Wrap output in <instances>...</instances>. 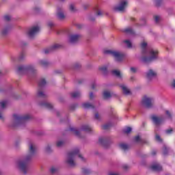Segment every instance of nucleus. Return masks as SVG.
<instances>
[{
  "instance_id": "nucleus-1",
  "label": "nucleus",
  "mask_w": 175,
  "mask_h": 175,
  "mask_svg": "<svg viewBox=\"0 0 175 175\" xmlns=\"http://www.w3.org/2000/svg\"><path fill=\"white\" fill-rule=\"evenodd\" d=\"M141 46H142V49L144 50L143 53L145 55V57L142 58L143 62H145V64H147L158 58V51L154 50V49H147V42L144 41L141 44Z\"/></svg>"
},
{
  "instance_id": "nucleus-37",
  "label": "nucleus",
  "mask_w": 175,
  "mask_h": 175,
  "mask_svg": "<svg viewBox=\"0 0 175 175\" xmlns=\"http://www.w3.org/2000/svg\"><path fill=\"white\" fill-rule=\"evenodd\" d=\"M130 70H131V73H136L137 69L135 67H131L130 68Z\"/></svg>"
},
{
  "instance_id": "nucleus-39",
  "label": "nucleus",
  "mask_w": 175,
  "mask_h": 175,
  "mask_svg": "<svg viewBox=\"0 0 175 175\" xmlns=\"http://www.w3.org/2000/svg\"><path fill=\"white\" fill-rule=\"evenodd\" d=\"M155 139H156L157 142H162V139H161V137L158 135H156Z\"/></svg>"
},
{
  "instance_id": "nucleus-27",
  "label": "nucleus",
  "mask_w": 175,
  "mask_h": 175,
  "mask_svg": "<svg viewBox=\"0 0 175 175\" xmlns=\"http://www.w3.org/2000/svg\"><path fill=\"white\" fill-rule=\"evenodd\" d=\"M123 131L124 133H126L128 135L129 133H131V132H132V128L126 127L125 129H124Z\"/></svg>"
},
{
  "instance_id": "nucleus-42",
  "label": "nucleus",
  "mask_w": 175,
  "mask_h": 175,
  "mask_svg": "<svg viewBox=\"0 0 175 175\" xmlns=\"http://www.w3.org/2000/svg\"><path fill=\"white\" fill-rule=\"evenodd\" d=\"M38 96H44V92H43L42 91H39L38 92Z\"/></svg>"
},
{
  "instance_id": "nucleus-3",
  "label": "nucleus",
  "mask_w": 175,
  "mask_h": 175,
  "mask_svg": "<svg viewBox=\"0 0 175 175\" xmlns=\"http://www.w3.org/2000/svg\"><path fill=\"white\" fill-rule=\"evenodd\" d=\"M78 157V158H80L81 161H84V157H82V155L80 154V152L79 151V149H75L71 152L68 153V159H67V163L70 165V166H75V158Z\"/></svg>"
},
{
  "instance_id": "nucleus-25",
  "label": "nucleus",
  "mask_w": 175,
  "mask_h": 175,
  "mask_svg": "<svg viewBox=\"0 0 175 175\" xmlns=\"http://www.w3.org/2000/svg\"><path fill=\"white\" fill-rule=\"evenodd\" d=\"M103 96L105 99H109V98H110V96H111V94L109 92L105 91L103 92Z\"/></svg>"
},
{
  "instance_id": "nucleus-55",
  "label": "nucleus",
  "mask_w": 175,
  "mask_h": 175,
  "mask_svg": "<svg viewBox=\"0 0 175 175\" xmlns=\"http://www.w3.org/2000/svg\"><path fill=\"white\" fill-rule=\"evenodd\" d=\"M99 142H100V143H103L102 138H100V139H99Z\"/></svg>"
},
{
  "instance_id": "nucleus-13",
  "label": "nucleus",
  "mask_w": 175,
  "mask_h": 175,
  "mask_svg": "<svg viewBox=\"0 0 175 175\" xmlns=\"http://www.w3.org/2000/svg\"><path fill=\"white\" fill-rule=\"evenodd\" d=\"M152 170H154L155 172H160V170H162V166L158 163H154L151 166Z\"/></svg>"
},
{
  "instance_id": "nucleus-52",
  "label": "nucleus",
  "mask_w": 175,
  "mask_h": 175,
  "mask_svg": "<svg viewBox=\"0 0 175 175\" xmlns=\"http://www.w3.org/2000/svg\"><path fill=\"white\" fill-rule=\"evenodd\" d=\"M90 99H92L94 98V94L92 93L90 94Z\"/></svg>"
},
{
  "instance_id": "nucleus-2",
  "label": "nucleus",
  "mask_w": 175,
  "mask_h": 175,
  "mask_svg": "<svg viewBox=\"0 0 175 175\" xmlns=\"http://www.w3.org/2000/svg\"><path fill=\"white\" fill-rule=\"evenodd\" d=\"M36 151V147L35 145L30 144H29V155L28 157H26L24 159L20 160L18 161V167L24 173V174H26L27 172H28V161L33 157L35 154V152Z\"/></svg>"
},
{
  "instance_id": "nucleus-58",
  "label": "nucleus",
  "mask_w": 175,
  "mask_h": 175,
  "mask_svg": "<svg viewBox=\"0 0 175 175\" xmlns=\"http://www.w3.org/2000/svg\"><path fill=\"white\" fill-rule=\"evenodd\" d=\"M0 118H2V113H0Z\"/></svg>"
},
{
  "instance_id": "nucleus-44",
  "label": "nucleus",
  "mask_w": 175,
  "mask_h": 175,
  "mask_svg": "<svg viewBox=\"0 0 175 175\" xmlns=\"http://www.w3.org/2000/svg\"><path fill=\"white\" fill-rule=\"evenodd\" d=\"M59 47V44H56L52 46V49H58Z\"/></svg>"
},
{
  "instance_id": "nucleus-57",
  "label": "nucleus",
  "mask_w": 175,
  "mask_h": 175,
  "mask_svg": "<svg viewBox=\"0 0 175 175\" xmlns=\"http://www.w3.org/2000/svg\"><path fill=\"white\" fill-rule=\"evenodd\" d=\"M75 134L76 135H79V132L78 131H75Z\"/></svg>"
},
{
  "instance_id": "nucleus-4",
  "label": "nucleus",
  "mask_w": 175,
  "mask_h": 175,
  "mask_svg": "<svg viewBox=\"0 0 175 175\" xmlns=\"http://www.w3.org/2000/svg\"><path fill=\"white\" fill-rule=\"evenodd\" d=\"M31 118L29 115H26L25 116H21L20 115L14 114L13 116V123L15 126H18L20 125H23V124H25L28 120Z\"/></svg>"
},
{
  "instance_id": "nucleus-54",
  "label": "nucleus",
  "mask_w": 175,
  "mask_h": 175,
  "mask_svg": "<svg viewBox=\"0 0 175 175\" xmlns=\"http://www.w3.org/2000/svg\"><path fill=\"white\" fill-rule=\"evenodd\" d=\"M131 81H133V80H135V77H131Z\"/></svg>"
},
{
  "instance_id": "nucleus-24",
  "label": "nucleus",
  "mask_w": 175,
  "mask_h": 175,
  "mask_svg": "<svg viewBox=\"0 0 175 175\" xmlns=\"http://www.w3.org/2000/svg\"><path fill=\"white\" fill-rule=\"evenodd\" d=\"M135 142L137 143H144V141L140 138V136L137 135L134 138Z\"/></svg>"
},
{
  "instance_id": "nucleus-6",
  "label": "nucleus",
  "mask_w": 175,
  "mask_h": 175,
  "mask_svg": "<svg viewBox=\"0 0 175 175\" xmlns=\"http://www.w3.org/2000/svg\"><path fill=\"white\" fill-rule=\"evenodd\" d=\"M33 70H35V68L32 65L20 66L17 69L18 73H27V72H33Z\"/></svg>"
},
{
  "instance_id": "nucleus-43",
  "label": "nucleus",
  "mask_w": 175,
  "mask_h": 175,
  "mask_svg": "<svg viewBox=\"0 0 175 175\" xmlns=\"http://www.w3.org/2000/svg\"><path fill=\"white\" fill-rule=\"evenodd\" d=\"M160 18H161L158 16H154V20H155L156 23H158V21H159Z\"/></svg>"
},
{
  "instance_id": "nucleus-28",
  "label": "nucleus",
  "mask_w": 175,
  "mask_h": 175,
  "mask_svg": "<svg viewBox=\"0 0 175 175\" xmlns=\"http://www.w3.org/2000/svg\"><path fill=\"white\" fill-rule=\"evenodd\" d=\"M7 105H8V102L6 101L0 102V107H1V109H5Z\"/></svg>"
},
{
  "instance_id": "nucleus-51",
  "label": "nucleus",
  "mask_w": 175,
  "mask_h": 175,
  "mask_svg": "<svg viewBox=\"0 0 175 175\" xmlns=\"http://www.w3.org/2000/svg\"><path fill=\"white\" fill-rule=\"evenodd\" d=\"M109 175H119V174L116 172H111V173H109Z\"/></svg>"
},
{
  "instance_id": "nucleus-5",
  "label": "nucleus",
  "mask_w": 175,
  "mask_h": 175,
  "mask_svg": "<svg viewBox=\"0 0 175 175\" xmlns=\"http://www.w3.org/2000/svg\"><path fill=\"white\" fill-rule=\"evenodd\" d=\"M105 54H109L112 57H115L116 61L120 62L122 61L125 57V54L121 52H118L114 50H107L105 51Z\"/></svg>"
},
{
  "instance_id": "nucleus-16",
  "label": "nucleus",
  "mask_w": 175,
  "mask_h": 175,
  "mask_svg": "<svg viewBox=\"0 0 175 175\" xmlns=\"http://www.w3.org/2000/svg\"><path fill=\"white\" fill-rule=\"evenodd\" d=\"M57 18L59 20H64V18H65V14H64V12L58 11V12H57Z\"/></svg>"
},
{
  "instance_id": "nucleus-8",
  "label": "nucleus",
  "mask_w": 175,
  "mask_h": 175,
  "mask_svg": "<svg viewBox=\"0 0 175 175\" xmlns=\"http://www.w3.org/2000/svg\"><path fill=\"white\" fill-rule=\"evenodd\" d=\"M128 6V1L126 0H122L119 3L118 5L115 7V10H117L118 12H124L125 10V8Z\"/></svg>"
},
{
  "instance_id": "nucleus-9",
  "label": "nucleus",
  "mask_w": 175,
  "mask_h": 175,
  "mask_svg": "<svg viewBox=\"0 0 175 175\" xmlns=\"http://www.w3.org/2000/svg\"><path fill=\"white\" fill-rule=\"evenodd\" d=\"M165 118H166L165 117H163V116L159 117L156 115H152L151 116V120L154 122V124H155V125H161V124H162V122L165 121Z\"/></svg>"
},
{
  "instance_id": "nucleus-56",
  "label": "nucleus",
  "mask_w": 175,
  "mask_h": 175,
  "mask_svg": "<svg viewBox=\"0 0 175 175\" xmlns=\"http://www.w3.org/2000/svg\"><path fill=\"white\" fill-rule=\"evenodd\" d=\"M92 89L95 88L94 85H92Z\"/></svg>"
},
{
  "instance_id": "nucleus-41",
  "label": "nucleus",
  "mask_w": 175,
  "mask_h": 175,
  "mask_svg": "<svg viewBox=\"0 0 175 175\" xmlns=\"http://www.w3.org/2000/svg\"><path fill=\"white\" fill-rule=\"evenodd\" d=\"M10 16H9V15H6V16H4V20L5 21H10Z\"/></svg>"
},
{
  "instance_id": "nucleus-7",
  "label": "nucleus",
  "mask_w": 175,
  "mask_h": 175,
  "mask_svg": "<svg viewBox=\"0 0 175 175\" xmlns=\"http://www.w3.org/2000/svg\"><path fill=\"white\" fill-rule=\"evenodd\" d=\"M154 102V98L152 97L145 96L142 99V105L145 107L150 109V107H152V103Z\"/></svg>"
},
{
  "instance_id": "nucleus-40",
  "label": "nucleus",
  "mask_w": 175,
  "mask_h": 175,
  "mask_svg": "<svg viewBox=\"0 0 175 175\" xmlns=\"http://www.w3.org/2000/svg\"><path fill=\"white\" fill-rule=\"evenodd\" d=\"M83 173L84 174H88L90 173V170L87 168H85V169L83 170Z\"/></svg>"
},
{
  "instance_id": "nucleus-21",
  "label": "nucleus",
  "mask_w": 175,
  "mask_h": 175,
  "mask_svg": "<svg viewBox=\"0 0 175 175\" xmlns=\"http://www.w3.org/2000/svg\"><path fill=\"white\" fill-rule=\"evenodd\" d=\"M81 95L80 92H74L71 94L72 98H79Z\"/></svg>"
},
{
  "instance_id": "nucleus-31",
  "label": "nucleus",
  "mask_w": 175,
  "mask_h": 175,
  "mask_svg": "<svg viewBox=\"0 0 175 175\" xmlns=\"http://www.w3.org/2000/svg\"><path fill=\"white\" fill-rule=\"evenodd\" d=\"M10 29V27L4 28L1 31L2 35H6V33H8V32H9Z\"/></svg>"
},
{
  "instance_id": "nucleus-22",
  "label": "nucleus",
  "mask_w": 175,
  "mask_h": 175,
  "mask_svg": "<svg viewBox=\"0 0 175 175\" xmlns=\"http://www.w3.org/2000/svg\"><path fill=\"white\" fill-rule=\"evenodd\" d=\"M124 32H126V33H131V35H133V33H135V31H133V29H132V28L131 27L125 29Z\"/></svg>"
},
{
  "instance_id": "nucleus-18",
  "label": "nucleus",
  "mask_w": 175,
  "mask_h": 175,
  "mask_svg": "<svg viewBox=\"0 0 175 175\" xmlns=\"http://www.w3.org/2000/svg\"><path fill=\"white\" fill-rule=\"evenodd\" d=\"M112 75L113 76H116L117 77H121V72L118 70H112Z\"/></svg>"
},
{
  "instance_id": "nucleus-20",
  "label": "nucleus",
  "mask_w": 175,
  "mask_h": 175,
  "mask_svg": "<svg viewBox=\"0 0 175 175\" xmlns=\"http://www.w3.org/2000/svg\"><path fill=\"white\" fill-rule=\"evenodd\" d=\"M120 148H121V150H128V148H129V146H128L126 144H120L119 145Z\"/></svg>"
},
{
  "instance_id": "nucleus-32",
  "label": "nucleus",
  "mask_w": 175,
  "mask_h": 175,
  "mask_svg": "<svg viewBox=\"0 0 175 175\" xmlns=\"http://www.w3.org/2000/svg\"><path fill=\"white\" fill-rule=\"evenodd\" d=\"M69 9L70 12H76V7L75 6V4H70L69 6Z\"/></svg>"
},
{
  "instance_id": "nucleus-19",
  "label": "nucleus",
  "mask_w": 175,
  "mask_h": 175,
  "mask_svg": "<svg viewBox=\"0 0 175 175\" xmlns=\"http://www.w3.org/2000/svg\"><path fill=\"white\" fill-rule=\"evenodd\" d=\"M40 105L41 106H44V107H46V109H53V105H51L50 103L45 102Z\"/></svg>"
},
{
  "instance_id": "nucleus-12",
  "label": "nucleus",
  "mask_w": 175,
  "mask_h": 175,
  "mask_svg": "<svg viewBox=\"0 0 175 175\" xmlns=\"http://www.w3.org/2000/svg\"><path fill=\"white\" fill-rule=\"evenodd\" d=\"M155 76H157V72L152 70H149L146 73V77H148V79H152V77H155Z\"/></svg>"
},
{
  "instance_id": "nucleus-26",
  "label": "nucleus",
  "mask_w": 175,
  "mask_h": 175,
  "mask_svg": "<svg viewBox=\"0 0 175 175\" xmlns=\"http://www.w3.org/2000/svg\"><path fill=\"white\" fill-rule=\"evenodd\" d=\"M99 70H100V72H103V73H106V72L107 71V66H102L99 67Z\"/></svg>"
},
{
  "instance_id": "nucleus-23",
  "label": "nucleus",
  "mask_w": 175,
  "mask_h": 175,
  "mask_svg": "<svg viewBox=\"0 0 175 175\" xmlns=\"http://www.w3.org/2000/svg\"><path fill=\"white\" fill-rule=\"evenodd\" d=\"M124 42L129 49H132V42H131V40H126L124 41Z\"/></svg>"
},
{
  "instance_id": "nucleus-49",
  "label": "nucleus",
  "mask_w": 175,
  "mask_h": 175,
  "mask_svg": "<svg viewBox=\"0 0 175 175\" xmlns=\"http://www.w3.org/2000/svg\"><path fill=\"white\" fill-rule=\"evenodd\" d=\"M172 87H173L174 88H175V80H174L172 83Z\"/></svg>"
},
{
  "instance_id": "nucleus-47",
  "label": "nucleus",
  "mask_w": 175,
  "mask_h": 175,
  "mask_svg": "<svg viewBox=\"0 0 175 175\" xmlns=\"http://www.w3.org/2000/svg\"><path fill=\"white\" fill-rule=\"evenodd\" d=\"M50 51H51V50H50V49H46V50L44 51V53H45V54H47V53H50Z\"/></svg>"
},
{
  "instance_id": "nucleus-10",
  "label": "nucleus",
  "mask_w": 175,
  "mask_h": 175,
  "mask_svg": "<svg viewBox=\"0 0 175 175\" xmlns=\"http://www.w3.org/2000/svg\"><path fill=\"white\" fill-rule=\"evenodd\" d=\"M39 31H40V28L38 26H34L29 29L27 35L29 38H33Z\"/></svg>"
},
{
  "instance_id": "nucleus-45",
  "label": "nucleus",
  "mask_w": 175,
  "mask_h": 175,
  "mask_svg": "<svg viewBox=\"0 0 175 175\" xmlns=\"http://www.w3.org/2000/svg\"><path fill=\"white\" fill-rule=\"evenodd\" d=\"M48 26L49 27H54V23H53V22H49V23H48Z\"/></svg>"
},
{
  "instance_id": "nucleus-35",
  "label": "nucleus",
  "mask_w": 175,
  "mask_h": 175,
  "mask_svg": "<svg viewBox=\"0 0 175 175\" xmlns=\"http://www.w3.org/2000/svg\"><path fill=\"white\" fill-rule=\"evenodd\" d=\"M64 142L62 141H58L56 144L57 147H62Z\"/></svg>"
},
{
  "instance_id": "nucleus-15",
  "label": "nucleus",
  "mask_w": 175,
  "mask_h": 175,
  "mask_svg": "<svg viewBox=\"0 0 175 175\" xmlns=\"http://www.w3.org/2000/svg\"><path fill=\"white\" fill-rule=\"evenodd\" d=\"M81 131H84L85 132H91V131H92V128L88 125H83L81 128Z\"/></svg>"
},
{
  "instance_id": "nucleus-36",
  "label": "nucleus",
  "mask_w": 175,
  "mask_h": 175,
  "mask_svg": "<svg viewBox=\"0 0 175 175\" xmlns=\"http://www.w3.org/2000/svg\"><path fill=\"white\" fill-rule=\"evenodd\" d=\"M40 64L42 65V66H46V65H47V62H46L44 60H40Z\"/></svg>"
},
{
  "instance_id": "nucleus-53",
  "label": "nucleus",
  "mask_w": 175,
  "mask_h": 175,
  "mask_svg": "<svg viewBox=\"0 0 175 175\" xmlns=\"http://www.w3.org/2000/svg\"><path fill=\"white\" fill-rule=\"evenodd\" d=\"M162 0H155L156 3L158 5Z\"/></svg>"
},
{
  "instance_id": "nucleus-17",
  "label": "nucleus",
  "mask_w": 175,
  "mask_h": 175,
  "mask_svg": "<svg viewBox=\"0 0 175 175\" xmlns=\"http://www.w3.org/2000/svg\"><path fill=\"white\" fill-rule=\"evenodd\" d=\"M83 109H92L94 105L90 104V103H85L82 105Z\"/></svg>"
},
{
  "instance_id": "nucleus-33",
  "label": "nucleus",
  "mask_w": 175,
  "mask_h": 175,
  "mask_svg": "<svg viewBox=\"0 0 175 175\" xmlns=\"http://www.w3.org/2000/svg\"><path fill=\"white\" fill-rule=\"evenodd\" d=\"M57 168L55 167H52L50 170L51 173H52V174H54V173H57Z\"/></svg>"
},
{
  "instance_id": "nucleus-29",
  "label": "nucleus",
  "mask_w": 175,
  "mask_h": 175,
  "mask_svg": "<svg viewBox=\"0 0 175 175\" xmlns=\"http://www.w3.org/2000/svg\"><path fill=\"white\" fill-rule=\"evenodd\" d=\"M44 85H46V80L44 79H42L39 82V86L43 87Z\"/></svg>"
},
{
  "instance_id": "nucleus-34",
  "label": "nucleus",
  "mask_w": 175,
  "mask_h": 175,
  "mask_svg": "<svg viewBox=\"0 0 175 175\" xmlns=\"http://www.w3.org/2000/svg\"><path fill=\"white\" fill-rule=\"evenodd\" d=\"M167 118H172V113L169 111H165Z\"/></svg>"
},
{
  "instance_id": "nucleus-14",
  "label": "nucleus",
  "mask_w": 175,
  "mask_h": 175,
  "mask_svg": "<svg viewBox=\"0 0 175 175\" xmlns=\"http://www.w3.org/2000/svg\"><path fill=\"white\" fill-rule=\"evenodd\" d=\"M120 87L123 91V93L125 95H131V90H129V88H128V87H126V85H122Z\"/></svg>"
},
{
  "instance_id": "nucleus-38",
  "label": "nucleus",
  "mask_w": 175,
  "mask_h": 175,
  "mask_svg": "<svg viewBox=\"0 0 175 175\" xmlns=\"http://www.w3.org/2000/svg\"><path fill=\"white\" fill-rule=\"evenodd\" d=\"M110 128V124H106L103 126V129H109Z\"/></svg>"
},
{
  "instance_id": "nucleus-30",
  "label": "nucleus",
  "mask_w": 175,
  "mask_h": 175,
  "mask_svg": "<svg viewBox=\"0 0 175 175\" xmlns=\"http://www.w3.org/2000/svg\"><path fill=\"white\" fill-rule=\"evenodd\" d=\"M94 9L97 16H102V11L99 10L98 7H96Z\"/></svg>"
},
{
  "instance_id": "nucleus-46",
  "label": "nucleus",
  "mask_w": 175,
  "mask_h": 175,
  "mask_svg": "<svg viewBox=\"0 0 175 175\" xmlns=\"http://www.w3.org/2000/svg\"><path fill=\"white\" fill-rule=\"evenodd\" d=\"M172 132H173V130L172 129L166 131V133H172Z\"/></svg>"
},
{
  "instance_id": "nucleus-50",
  "label": "nucleus",
  "mask_w": 175,
  "mask_h": 175,
  "mask_svg": "<svg viewBox=\"0 0 175 175\" xmlns=\"http://www.w3.org/2000/svg\"><path fill=\"white\" fill-rule=\"evenodd\" d=\"M46 151L47 152H49V151H50V146H47V147L46 148Z\"/></svg>"
},
{
  "instance_id": "nucleus-48",
  "label": "nucleus",
  "mask_w": 175,
  "mask_h": 175,
  "mask_svg": "<svg viewBox=\"0 0 175 175\" xmlns=\"http://www.w3.org/2000/svg\"><path fill=\"white\" fill-rule=\"evenodd\" d=\"M95 119L96 120H99V115L98 113L95 114Z\"/></svg>"
},
{
  "instance_id": "nucleus-11",
  "label": "nucleus",
  "mask_w": 175,
  "mask_h": 175,
  "mask_svg": "<svg viewBox=\"0 0 175 175\" xmlns=\"http://www.w3.org/2000/svg\"><path fill=\"white\" fill-rule=\"evenodd\" d=\"M79 39H81L80 34H72L70 36L69 42L70 43H77V42H79Z\"/></svg>"
}]
</instances>
